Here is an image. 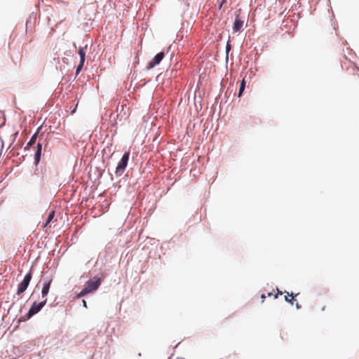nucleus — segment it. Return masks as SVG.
Here are the masks:
<instances>
[{"mask_svg": "<svg viewBox=\"0 0 359 359\" xmlns=\"http://www.w3.org/2000/svg\"><path fill=\"white\" fill-rule=\"evenodd\" d=\"M55 216V212L54 211H52L48 216L47 219H46V221L43 225L44 227H46L48 224L52 221V219H53Z\"/></svg>", "mask_w": 359, "mask_h": 359, "instance_id": "obj_12", "label": "nucleus"}, {"mask_svg": "<svg viewBox=\"0 0 359 359\" xmlns=\"http://www.w3.org/2000/svg\"><path fill=\"white\" fill-rule=\"evenodd\" d=\"M276 290H277V294L274 295L275 299L278 298V295L283 294V292L280 291L278 290V288H276Z\"/></svg>", "mask_w": 359, "mask_h": 359, "instance_id": "obj_14", "label": "nucleus"}, {"mask_svg": "<svg viewBox=\"0 0 359 359\" xmlns=\"http://www.w3.org/2000/svg\"><path fill=\"white\" fill-rule=\"evenodd\" d=\"M165 55L163 52H160L156 55L152 60H151L147 66L148 69H151L158 65L163 59Z\"/></svg>", "mask_w": 359, "mask_h": 359, "instance_id": "obj_6", "label": "nucleus"}, {"mask_svg": "<svg viewBox=\"0 0 359 359\" xmlns=\"http://www.w3.org/2000/svg\"><path fill=\"white\" fill-rule=\"evenodd\" d=\"M285 294V300L289 303H290L291 304H294V297H297L298 295V294H294L293 293H291L290 294L288 292H284Z\"/></svg>", "mask_w": 359, "mask_h": 359, "instance_id": "obj_10", "label": "nucleus"}, {"mask_svg": "<svg viewBox=\"0 0 359 359\" xmlns=\"http://www.w3.org/2000/svg\"><path fill=\"white\" fill-rule=\"evenodd\" d=\"M32 278V273L30 271L29 273H27L25 276L24 277V279L22 282H20L18 285V290L16 294L20 295V294L23 293L27 288Z\"/></svg>", "mask_w": 359, "mask_h": 359, "instance_id": "obj_3", "label": "nucleus"}, {"mask_svg": "<svg viewBox=\"0 0 359 359\" xmlns=\"http://www.w3.org/2000/svg\"><path fill=\"white\" fill-rule=\"evenodd\" d=\"M36 148H37V149H36L35 155H34V163L36 165H37L39 163L40 159H41V148H42L41 144L38 143Z\"/></svg>", "mask_w": 359, "mask_h": 359, "instance_id": "obj_9", "label": "nucleus"}, {"mask_svg": "<svg viewBox=\"0 0 359 359\" xmlns=\"http://www.w3.org/2000/svg\"><path fill=\"white\" fill-rule=\"evenodd\" d=\"M230 49V46L229 44L226 45V50H229Z\"/></svg>", "mask_w": 359, "mask_h": 359, "instance_id": "obj_20", "label": "nucleus"}, {"mask_svg": "<svg viewBox=\"0 0 359 359\" xmlns=\"http://www.w3.org/2000/svg\"><path fill=\"white\" fill-rule=\"evenodd\" d=\"M130 152L127 151L123 155L121 161L118 162V165L116 168L115 174L116 176H121L127 166L128 161L129 160Z\"/></svg>", "mask_w": 359, "mask_h": 359, "instance_id": "obj_2", "label": "nucleus"}, {"mask_svg": "<svg viewBox=\"0 0 359 359\" xmlns=\"http://www.w3.org/2000/svg\"><path fill=\"white\" fill-rule=\"evenodd\" d=\"M265 298H266V295L264 294H262L261 295L262 302H264Z\"/></svg>", "mask_w": 359, "mask_h": 359, "instance_id": "obj_15", "label": "nucleus"}, {"mask_svg": "<svg viewBox=\"0 0 359 359\" xmlns=\"http://www.w3.org/2000/svg\"><path fill=\"white\" fill-rule=\"evenodd\" d=\"M325 308H326V306H325V305L322 306V307L320 308L321 311H324L325 310Z\"/></svg>", "mask_w": 359, "mask_h": 359, "instance_id": "obj_18", "label": "nucleus"}, {"mask_svg": "<svg viewBox=\"0 0 359 359\" xmlns=\"http://www.w3.org/2000/svg\"><path fill=\"white\" fill-rule=\"evenodd\" d=\"M225 3V0H223L221 3V4L219 5V9L222 8V6H223V4Z\"/></svg>", "mask_w": 359, "mask_h": 359, "instance_id": "obj_19", "label": "nucleus"}, {"mask_svg": "<svg viewBox=\"0 0 359 359\" xmlns=\"http://www.w3.org/2000/svg\"><path fill=\"white\" fill-rule=\"evenodd\" d=\"M36 138H37V134L35 133L32 135V137H31L30 140L29 141V142L27 144V146L25 147V149H28L29 147H30L31 146H32L33 144H35L36 142Z\"/></svg>", "mask_w": 359, "mask_h": 359, "instance_id": "obj_11", "label": "nucleus"}, {"mask_svg": "<svg viewBox=\"0 0 359 359\" xmlns=\"http://www.w3.org/2000/svg\"><path fill=\"white\" fill-rule=\"evenodd\" d=\"M101 284V280L100 278L94 277L93 278L89 280L85 287L81 291L79 294H77V298H80L86 294L95 291Z\"/></svg>", "mask_w": 359, "mask_h": 359, "instance_id": "obj_1", "label": "nucleus"}, {"mask_svg": "<svg viewBox=\"0 0 359 359\" xmlns=\"http://www.w3.org/2000/svg\"><path fill=\"white\" fill-rule=\"evenodd\" d=\"M295 306H296V308L298 309L301 308V306H300V304L299 303H296Z\"/></svg>", "mask_w": 359, "mask_h": 359, "instance_id": "obj_17", "label": "nucleus"}, {"mask_svg": "<svg viewBox=\"0 0 359 359\" xmlns=\"http://www.w3.org/2000/svg\"><path fill=\"white\" fill-rule=\"evenodd\" d=\"M46 304V299L42 300L39 303L34 302L29 310V312H28L29 317H31L33 315L37 313L39 311H40L41 309L45 306Z\"/></svg>", "mask_w": 359, "mask_h": 359, "instance_id": "obj_4", "label": "nucleus"}, {"mask_svg": "<svg viewBox=\"0 0 359 359\" xmlns=\"http://www.w3.org/2000/svg\"><path fill=\"white\" fill-rule=\"evenodd\" d=\"M243 25V21L241 20L238 18V16H237L235 19L233 26V32H238L241 29Z\"/></svg>", "mask_w": 359, "mask_h": 359, "instance_id": "obj_8", "label": "nucleus"}, {"mask_svg": "<svg viewBox=\"0 0 359 359\" xmlns=\"http://www.w3.org/2000/svg\"><path fill=\"white\" fill-rule=\"evenodd\" d=\"M271 295H272V293H271V292H269V293L267 294V296H268V297H271Z\"/></svg>", "mask_w": 359, "mask_h": 359, "instance_id": "obj_21", "label": "nucleus"}, {"mask_svg": "<svg viewBox=\"0 0 359 359\" xmlns=\"http://www.w3.org/2000/svg\"><path fill=\"white\" fill-rule=\"evenodd\" d=\"M245 82L244 81V79L242 81L241 83V86H240V89H239V93H238V97H241L244 89H245Z\"/></svg>", "mask_w": 359, "mask_h": 359, "instance_id": "obj_13", "label": "nucleus"}, {"mask_svg": "<svg viewBox=\"0 0 359 359\" xmlns=\"http://www.w3.org/2000/svg\"><path fill=\"white\" fill-rule=\"evenodd\" d=\"M52 278H46L44 280L43 288L41 290V298L42 299H46L47 302V294L49 292L50 286L52 283Z\"/></svg>", "mask_w": 359, "mask_h": 359, "instance_id": "obj_5", "label": "nucleus"}, {"mask_svg": "<svg viewBox=\"0 0 359 359\" xmlns=\"http://www.w3.org/2000/svg\"><path fill=\"white\" fill-rule=\"evenodd\" d=\"M82 302H83V306L85 308H87V303H86V300L83 299Z\"/></svg>", "mask_w": 359, "mask_h": 359, "instance_id": "obj_16", "label": "nucleus"}, {"mask_svg": "<svg viewBox=\"0 0 359 359\" xmlns=\"http://www.w3.org/2000/svg\"><path fill=\"white\" fill-rule=\"evenodd\" d=\"M79 54L80 55L81 60H80L79 65L76 67V74H78L80 72V71L82 69L84 62H85L86 52L84 50V48H80L79 50Z\"/></svg>", "mask_w": 359, "mask_h": 359, "instance_id": "obj_7", "label": "nucleus"}]
</instances>
